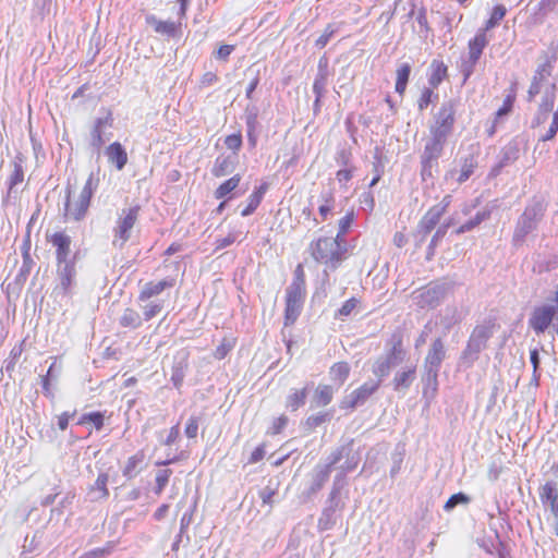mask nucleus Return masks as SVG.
<instances>
[{
  "mask_svg": "<svg viewBox=\"0 0 558 558\" xmlns=\"http://www.w3.org/2000/svg\"><path fill=\"white\" fill-rule=\"evenodd\" d=\"M303 303L286 301L284 326L293 325L301 314Z\"/></svg>",
  "mask_w": 558,
  "mask_h": 558,
  "instance_id": "33",
  "label": "nucleus"
},
{
  "mask_svg": "<svg viewBox=\"0 0 558 558\" xmlns=\"http://www.w3.org/2000/svg\"><path fill=\"white\" fill-rule=\"evenodd\" d=\"M98 177L90 173L80 193L78 198L73 202L71 201L72 190L70 187L65 190V205L63 211L64 221H80L86 216L90 205V199L98 186Z\"/></svg>",
  "mask_w": 558,
  "mask_h": 558,
  "instance_id": "1",
  "label": "nucleus"
},
{
  "mask_svg": "<svg viewBox=\"0 0 558 558\" xmlns=\"http://www.w3.org/2000/svg\"><path fill=\"white\" fill-rule=\"evenodd\" d=\"M306 295V286L291 283L286 292V301L303 303Z\"/></svg>",
  "mask_w": 558,
  "mask_h": 558,
  "instance_id": "35",
  "label": "nucleus"
},
{
  "mask_svg": "<svg viewBox=\"0 0 558 558\" xmlns=\"http://www.w3.org/2000/svg\"><path fill=\"white\" fill-rule=\"evenodd\" d=\"M450 203L451 196L446 195L439 204L427 209L418 222V229L423 234H428L438 225Z\"/></svg>",
  "mask_w": 558,
  "mask_h": 558,
  "instance_id": "8",
  "label": "nucleus"
},
{
  "mask_svg": "<svg viewBox=\"0 0 558 558\" xmlns=\"http://www.w3.org/2000/svg\"><path fill=\"white\" fill-rule=\"evenodd\" d=\"M327 421H329L328 413L325 412V413L314 414V415L308 416L305 420V427L308 430H314L315 428H317L318 426H320L322 424H324Z\"/></svg>",
  "mask_w": 558,
  "mask_h": 558,
  "instance_id": "44",
  "label": "nucleus"
},
{
  "mask_svg": "<svg viewBox=\"0 0 558 558\" xmlns=\"http://www.w3.org/2000/svg\"><path fill=\"white\" fill-rule=\"evenodd\" d=\"M403 353H404V350H403L402 337L398 336L392 344V348H391L388 359L390 360V357H392V356L397 357Z\"/></svg>",
  "mask_w": 558,
  "mask_h": 558,
  "instance_id": "64",
  "label": "nucleus"
},
{
  "mask_svg": "<svg viewBox=\"0 0 558 558\" xmlns=\"http://www.w3.org/2000/svg\"><path fill=\"white\" fill-rule=\"evenodd\" d=\"M276 495V489L272 487H265L260 493L259 496L262 498V501L264 505L272 506V497Z\"/></svg>",
  "mask_w": 558,
  "mask_h": 558,
  "instance_id": "62",
  "label": "nucleus"
},
{
  "mask_svg": "<svg viewBox=\"0 0 558 558\" xmlns=\"http://www.w3.org/2000/svg\"><path fill=\"white\" fill-rule=\"evenodd\" d=\"M440 294L438 287H424L413 293V299L420 308H434L439 303Z\"/></svg>",
  "mask_w": 558,
  "mask_h": 558,
  "instance_id": "12",
  "label": "nucleus"
},
{
  "mask_svg": "<svg viewBox=\"0 0 558 558\" xmlns=\"http://www.w3.org/2000/svg\"><path fill=\"white\" fill-rule=\"evenodd\" d=\"M174 279H162L159 281H148L144 284L138 293V300L144 302L148 301L154 296L162 293L165 289H170L174 286Z\"/></svg>",
  "mask_w": 558,
  "mask_h": 558,
  "instance_id": "15",
  "label": "nucleus"
},
{
  "mask_svg": "<svg viewBox=\"0 0 558 558\" xmlns=\"http://www.w3.org/2000/svg\"><path fill=\"white\" fill-rule=\"evenodd\" d=\"M354 220H355V214H354L353 209L347 211V214L342 218L339 219L338 230L341 231V234H347L349 232Z\"/></svg>",
  "mask_w": 558,
  "mask_h": 558,
  "instance_id": "45",
  "label": "nucleus"
},
{
  "mask_svg": "<svg viewBox=\"0 0 558 558\" xmlns=\"http://www.w3.org/2000/svg\"><path fill=\"white\" fill-rule=\"evenodd\" d=\"M198 423L199 420L196 416H191L185 425L184 434L187 438L193 439L196 438L198 433Z\"/></svg>",
  "mask_w": 558,
  "mask_h": 558,
  "instance_id": "52",
  "label": "nucleus"
},
{
  "mask_svg": "<svg viewBox=\"0 0 558 558\" xmlns=\"http://www.w3.org/2000/svg\"><path fill=\"white\" fill-rule=\"evenodd\" d=\"M448 77V66L439 59H434L429 65L428 84L432 88H437Z\"/></svg>",
  "mask_w": 558,
  "mask_h": 558,
  "instance_id": "19",
  "label": "nucleus"
},
{
  "mask_svg": "<svg viewBox=\"0 0 558 558\" xmlns=\"http://www.w3.org/2000/svg\"><path fill=\"white\" fill-rule=\"evenodd\" d=\"M446 356L445 345L440 338L433 341L432 347L425 357V365L429 371L438 372L442 360Z\"/></svg>",
  "mask_w": 558,
  "mask_h": 558,
  "instance_id": "16",
  "label": "nucleus"
},
{
  "mask_svg": "<svg viewBox=\"0 0 558 558\" xmlns=\"http://www.w3.org/2000/svg\"><path fill=\"white\" fill-rule=\"evenodd\" d=\"M107 124H111V119L110 118H106V119H97L96 122H95V125H94V129L92 131V136H93V145L97 148H100L101 145L104 144V138H102V128Z\"/></svg>",
  "mask_w": 558,
  "mask_h": 558,
  "instance_id": "36",
  "label": "nucleus"
},
{
  "mask_svg": "<svg viewBox=\"0 0 558 558\" xmlns=\"http://www.w3.org/2000/svg\"><path fill=\"white\" fill-rule=\"evenodd\" d=\"M241 182V175L239 173L232 175L231 178L225 180L215 190V197L217 199L225 198L228 194L233 192L239 187Z\"/></svg>",
  "mask_w": 558,
  "mask_h": 558,
  "instance_id": "25",
  "label": "nucleus"
},
{
  "mask_svg": "<svg viewBox=\"0 0 558 558\" xmlns=\"http://www.w3.org/2000/svg\"><path fill=\"white\" fill-rule=\"evenodd\" d=\"M446 142V138L430 135L429 140L425 143L421 156V175L423 180L426 177H432V168L437 165V159L441 156Z\"/></svg>",
  "mask_w": 558,
  "mask_h": 558,
  "instance_id": "5",
  "label": "nucleus"
},
{
  "mask_svg": "<svg viewBox=\"0 0 558 558\" xmlns=\"http://www.w3.org/2000/svg\"><path fill=\"white\" fill-rule=\"evenodd\" d=\"M234 166L229 156H219L214 163L211 173L216 178H221L233 170Z\"/></svg>",
  "mask_w": 558,
  "mask_h": 558,
  "instance_id": "29",
  "label": "nucleus"
},
{
  "mask_svg": "<svg viewBox=\"0 0 558 558\" xmlns=\"http://www.w3.org/2000/svg\"><path fill=\"white\" fill-rule=\"evenodd\" d=\"M162 311L161 303H150L144 308L145 320H150Z\"/></svg>",
  "mask_w": 558,
  "mask_h": 558,
  "instance_id": "58",
  "label": "nucleus"
},
{
  "mask_svg": "<svg viewBox=\"0 0 558 558\" xmlns=\"http://www.w3.org/2000/svg\"><path fill=\"white\" fill-rule=\"evenodd\" d=\"M235 344V339H228L223 338L219 345H217L216 350L214 351V357L216 360H222L225 359L233 349Z\"/></svg>",
  "mask_w": 558,
  "mask_h": 558,
  "instance_id": "39",
  "label": "nucleus"
},
{
  "mask_svg": "<svg viewBox=\"0 0 558 558\" xmlns=\"http://www.w3.org/2000/svg\"><path fill=\"white\" fill-rule=\"evenodd\" d=\"M310 251L317 263L324 264L332 270L337 269L348 258L344 255V250L328 236H320L313 241Z\"/></svg>",
  "mask_w": 558,
  "mask_h": 558,
  "instance_id": "2",
  "label": "nucleus"
},
{
  "mask_svg": "<svg viewBox=\"0 0 558 558\" xmlns=\"http://www.w3.org/2000/svg\"><path fill=\"white\" fill-rule=\"evenodd\" d=\"M106 155L108 161L113 163L118 170H122L128 163V154L119 142L111 143L106 149Z\"/></svg>",
  "mask_w": 558,
  "mask_h": 558,
  "instance_id": "21",
  "label": "nucleus"
},
{
  "mask_svg": "<svg viewBox=\"0 0 558 558\" xmlns=\"http://www.w3.org/2000/svg\"><path fill=\"white\" fill-rule=\"evenodd\" d=\"M474 168H475V163H474L473 159L472 158L465 159L461 167L460 174L458 177V182L459 183L465 182L473 173Z\"/></svg>",
  "mask_w": 558,
  "mask_h": 558,
  "instance_id": "48",
  "label": "nucleus"
},
{
  "mask_svg": "<svg viewBox=\"0 0 558 558\" xmlns=\"http://www.w3.org/2000/svg\"><path fill=\"white\" fill-rule=\"evenodd\" d=\"M48 241L56 247L58 264L65 263L71 252V238L64 232H54L48 238Z\"/></svg>",
  "mask_w": 558,
  "mask_h": 558,
  "instance_id": "13",
  "label": "nucleus"
},
{
  "mask_svg": "<svg viewBox=\"0 0 558 558\" xmlns=\"http://www.w3.org/2000/svg\"><path fill=\"white\" fill-rule=\"evenodd\" d=\"M306 398H307V389L306 388L294 389L287 397L286 407L288 409H290L291 411H296L305 404Z\"/></svg>",
  "mask_w": 558,
  "mask_h": 558,
  "instance_id": "27",
  "label": "nucleus"
},
{
  "mask_svg": "<svg viewBox=\"0 0 558 558\" xmlns=\"http://www.w3.org/2000/svg\"><path fill=\"white\" fill-rule=\"evenodd\" d=\"M539 89H541V80H538L536 76H534V78L530 85V88L527 90V100L533 101L534 98L536 97V95L539 94Z\"/></svg>",
  "mask_w": 558,
  "mask_h": 558,
  "instance_id": "63",
  "label": "nucleus"
},
{
  "mask_svg": "<svg viewBox=\"0 0 558 558\" xmlns=\"http://www.w3.org/2000/svg\"><path fill=\"white\" fill-rule=\"evenodd\" d=\"M63 267L58 270L59 290L62 294L70 293L71 287L75 278V266L71 262L63 263Z\"/></svg>",
  "mask_w": 558,
  "mask_h": 558,
  "instance_id": "20",
  "label": "nucleus"
},
{
  "mask_svg": "<svg viewBox=\"0 0 558 558\" xmlns=\"http://www.w3.org/2000/svg\"><path fill=\"white\" fill-rule=\"evenodd\" d=\"M411 74V65L409 63L401 64L396 71L395 90L401 97L405 94L407 86Z\"/></svg>",
  "mask_w": 558,
  "mask_h": 558,
  "instance_id": "24",
  "label": "nucleus"
},
{
  "mask_svg": "<svg viewBox=\"0 0 558 558\" xmlns=\"http://www.w3.org/2000/svg\"><path fill=\"white\" fill-rule=\"evenodd\" d=\"M391 363L389 359H378L372 367V373L377 377V380L381 381V378L386 377L390 373Z\"/></svg>",
  "mask_w": 558,
  "mask_h": 558,
  "instance_id": "38",
  "label": "nucleus"
},
{
  "mask_svg": "<svg viewBox=\"0 0 558 558\" xmlns=\"http://www.w3.org/2000/svg\"><path fill=\"white\" fill-rule=\"evenodd\" d=\"M380 387V380L366 381L352 390L339 402V408L345 411H353L356 407L366 402Z\"/></svg>",
  "mask_w": 558,
  "mask_h": 558,
  "instance_id": "6",
  "label": "nucleus"
},
{
  "mask_svg": "<svg viewBox=\"0 0 558 558\" xmlns=\"http://www.w3.org/2000/svg\"><path fill=\"white\" fill-rule=\"evenodd\" d=\"M434 93L430 87L422 89L421 95L417 99V108L420 111L425 110L433 101Z\"/></svg>",
  "mask_w": 558,
  "mask_h": 558,
  "instance_id": "47",
  "label": "nucleus"
},
{
  "mask_svg": "<svg viewBox=\"0 0 558 558\" xmlns=\"http://www.w3.org/2000/svg\"><path fill=\"white\" fill-rule=\"evenodd\" d=\"M506 14H507L506 7L504 4H496L492 10V13H490L488 20L485 22L484 26L480 29L485 31V33L487 34L488 31L495 28L504 20Z\"/></svg>",
  "mask_w": 558,
  "mask_h": 558,
  "instance_id": "26",
  "label": "nucleus"
},
{
  "mask_svg": "<svg viewBox=\"0 0 558 558\" xmlns=\"http://www.w3.org/2000/svg\"><path fill=\"white\" fill-rule=\"evenodd\" d=\"M360 301L356 298H351L347 300L341 307L336 313V318H343L351 315V313L356 308Z\"/></svg>",
  "mask_w": 558,
  "mask_h": 558,
  "instance_id": "43",
  "label": "nucleus"
},
{
  "mask_svg": "<svg viewBox=\"0 0 558 558\" xmlns=\"http://www.w3.org/2000/svg\"><path fill=\"white\" fill-rule=\"evenodd\" d=\"M351 366L347 361H339L333 363L329 368V376L333 383L343 385L349 378Z\"/></svg>",
  "mask_w": 558,
  "mask_h": 558,
  "instance_id": "22",
  "label": "nucleus"
},
{
  "mask_svg": "<svg viewBox=\"0 0 558 558\" xmlns=\"http://www.w3.org/2000/svg\"><path fill=\"white\" fill-rule=\"evenodd\" d=\"M109 481V475L105 472L99 473L94 486L92 489H97L99 492V497L101 499H107L109 497V489L107 487Z\"/></svg>",
  "mask_w": 558,
  "mask_h": 558,
  "instance_id": "40",
  "label": "nucleus"
},
{
  "mask_svg": "<svg viewBox=\"0 0 558 558\" xmlns=\"http://www.w3.org/2000/svg\"><path fill=\"white\" fill-rule=\"evenodd\" d=\"M555 87L547 90L543 96L542 102L539 104L536 116L533 119L532 126H539L547 120L548 114L553 111L555 105Z\"/></svg>",
  "mask_w": 558,
  "mask_h": 558,
  "instance_id": "17",
  "label": "nucleus"
},
{
  "mask_svg": "<svg viewBox=\"0 0 558 558\" xmlns=\"http://www.w3.org/2000/svg\"><path fill=\"white\" fill-rule=\"evenodd\" d=\"M243 144L241 132H236L225 137V145L229 150H232L234 154L241 149Z\"/></svg>",
  "mask_w": 558,
  "mask_h": 558,
  "instance_id": "41",
  "label": "nucleus"
},
{
  "mask_svg": "<svg viewBox=\"0 0 558 558\" xmlns=\"http://www.w3.org/2000/svg\"><path fill=\"white\" fill-rule=\"evenodd\" d=\"M322 204L318 207V213L323 221L327 220L335 208V196L332 192H327L320 195Z\"/></svg>",
  "mask_w": 558,
  "mask_h": 558,
  "instance_id": "31",
  "label": "nucleus"
},
{
  "mask_svg": "<svg viewBox=\"0 0 558 558\" xmlns=\"http://www.w3.org/2000/svg\"><path fill=\"white\" fill-rule=\"evenodd\" d=\"M515 90L512 89L511 93H509L505 99H504V102L501 105V107L497 110L496 112V117L497 118H500L502 116H506L508 113L511 112L512 108H513V105H514V101H515Z\"/></svg>",
  "mask_w": 558,
  "mask_h": 558,
  "instance_id": "42",
  "label": "nucleus"
},
{
  "mask_svg": "<svg viewBox=\"0 0 558 558\" xmlns=\"http://www.w3.org/2000/svg\"><path fill=\"white\" fill-rule=\"evenodd\" d=\"M269 189V184L267 182H262L258 186H256L253 192L250 194L247 198V204L241 210V216L247 217L252 215L262 204L264 195Z\"/></svg>",
  "mask_w": 558,
  "mask_h": 558,
  "instance_id": "18",
  "label": "nucleus"
},
{
  "mask_svg": "<svg viewBox=\"0 0 558 558\" xmlns=\"http://www.w3.org/2000/svg\"><path fill=\"white\" fill-rule=\"evenodd\" d=\"M558 132V109L553 113L551 123L544 135L539 137V141L547 142L555 138Z\"/></svg>",
  "mask_w": 558,
  "mask_h": 558,
  "instance_id": "46",
  "label": "nucleus"
},
{
  "mask_svg": "<svg viewBox=\"0 0 558 558\" xmlns=\"http://www.w3.org/2000/svg\"><path fill=\"white\" fill-rule=\"evenodd\" d=\"M54 364L56 362H53L50 367L48 368L47 371V374L41 376V387H43V392L45 396L47 397H51L52 393H51V376H52V369L54 367Z\"/></svg>",
  "mask_w": 558,
  "mask_h": 558,
  "instance_id": "53",
  "label": "nucleus"
},
{
  "mask_svg": "<svg viewBox=\"0 0 558 558\" xmlns=\"http://www.w3.org/2000/svg\"><path fill=\"white\" fill-rule=\"evenodd\" d=\"M265 454H266V445L260 444L252 451V453L248 458V463L254 464V463L262 461L264 459Z\"/></svg>",
  "mask_w": 558,
  "mask_h": 558,
  "instance_id": "59",
  "label": "nucleus"
},
{
  "mask_svg": "<svg viewBox=\"0 0 558 558\" xmlns=\"http://www.w3.org/2000/svg\"><path fill=\"white\" fill-rule=\"evenodd\" d=\"M24 181V170L20 163L14 165V169L9 179V189L12 190L15 185Z\"/></svg>",
  "mask_w": 558,
  "mask_h": 558,
  "instance_id": "49",
  "label": "nucleus"
},
{
  "mask_svg": "<svg viewBox=\"0 0 558 558\" xmlns=\"http://www.w3.org/2000/svg\"><path fill=\"white\" fill-rule=\"evenodd\" d=\"M287 424H288V417L284 415H280L279 417H277L272 421L269 433L271 435H278L283 430V428L287 426Z\"/></svg>",
  "mask_w": 558,
  "mask_h": 558,
  "instance_id": "57",
  "label": "nucleus"
},
{
  "mask_svg": "<svg viewBox=\"0 0 558 558\" xmlns=\"http://www.w3.org/2000/svg\"><path fill=\"white\" fill-rule=\"evenodd\" d=\"M415 19L420 25V32L424 33V34H428L430 31V27H429L428 20H427L426 9L424 7H421L417 10Z\"/></svg>",
  "mask_w": 558,
  "mask_h": 558,
  "instance_id": "51",
  "label": "nucleus"
},
{
  "mask_svg": "<svg viewBox=\"0 0 558 558\" xmlns=\"http://www.w3.org/2000/svg\"><path fill=\"white\" fill-rule=\"evenodd\" d=\"M493 328H494L493 324L475 327V329L473 330V333L471 336V339L468 343V347L463 352V359L469 357L471 352L476 354L481 351V349L485 345L486 341L492 337Z\"/></svg>",
  "mask_w": 558,
  "mask_h": 558,
  "instance_id": "11",
  "label": "nucleus"
},
{
  "mask_svg": "<svg viewBox=\"0 0 558 558\" xmlns=\"http://www.w3.org/2000/svg\"><path fill=\"white\" fill-rule=\"evenodd\" d=\"M553 470L558 473V462L553 465ZM538 497L545 509H548L553 515H558V484L556 482H545L538 488Z\"/></svg>",
  "mask_w": 558,
  "mask_h": 558,
  "instance_id": "10",
  "label": "nucleus"
},
{
  "mask_svg": "<svg viewBox=\"0 0 558 558\" xmlns=\"http://www.w3.org/2000/svg\"><path fill=\"white\" fill-rule=\"evenodd\" d=\"M353 168H344L336 172V179L342 187H347L348 182L353 178Z\"/></svg>",
  "mask_w": 558,
  "mask_h": 558,
  "instance_id": "55",
  "label": "nucleus"
},
{
  "mask_svg": "<svg viewBox=\"0 0 558 558\" xmlns=\"http://www.w3.org/2000/svg\"><path fill=\"white\" fill-rule=\"evenodd\" d=\"M141 207L135 205L128 209H123L121 215L117 219V226L114 228V236L124 244L131 236V230L135 226L138 219Z\"/></svg>",
  "mask_w": 558,
  "mask_h": 558,
  "instance_id": "7",
  "label": "nucleus"
},
{
  "mask_svg": "<svg viewBox=\"0 0 558 558\" xmlns=\"http://www.w3.org/2000/svg\"><path fill=\"white\" fill-rule=\"evenodd\" d=\"M77 424H92L97 430H100L105 424V414L99 411L85 413L78 418Z\"/></svg>",
  "mask_w": 558,
  "mask_h": 558,
  "instance_id": "32",
  "label": "nucleus"
},
{
  "mask_svg": "<svg viewBox=\"0 0 558 558\" xmlns=\"http://www.w3.org/2000/svg\"><path fill=\"white\" fill-rule=\"evenodd\" d=\"M335 32H336V29L333 28V26L331 24L327 25V27L325 28L323 34L316 39V41H315L316 47H318L320 49L324 48L328 44L330 38L333 36Z\"/></svg>",
  "mask_w": 558,
  "mask_h": 558,
  "instance_id": "54",
  "label": "nucleus"
},
{
  "mask_svg": "<svg viewBox=\"0 0 558 558\" xmlns=\"http://www.w3.org/2000/svg\"><path fill=\"white\" fill-rule=\"evenodd\" d=\"M146 22L154 26L157 34L168 37H179L182 34V22L161 21L150 15L146 17Z\"/></svg>",
  "mask_w": 558,
  "mask_h": 558,
  "instance_id": "14",
  "label": "nucleus"
},
{
  "mask_svg": "<svg viewBox=\"0 0 558 558\" xmlns=\"http://www.w3.org/2000/svg\"><path fill=\"white\" fill-rule=\"evenodd\" d=\"M172 470L171 469H161L159 471H157L156 473V477H155V482H156V487H155V494L156 495H160L163 489L166 488V486L168 485L169 481H170V477L172 476Z\"/></svg>",
  "mask_w": 558,
  "mask_h": 558,
  "instance_id": "37",
  "label": "nucleus"
},
{
  "mask_svg": "<svg viewBox=\"0 0 558 558\" xmlns=\"http://www.w3.org/2000/svg\"><path fill=\"white\" fill-rule=\"evenodd\" d=\"M291 283L306 286L305 271L302 264H298L294 269V277Z\"/></svg>",
  "mask_w": 558,
  "mask_h": 558,
  "instance_id": "61",
  "label": "nucleus"
},
{
  "mask_svg": "<svg viewBox=\"0 0 558 558\" xmlns=\"http://www.w3.org/2000/svg\"><path fill=\"white\" fill-rule=\"evenodd\" d=\"M326 85V75L324 73H320L314 81L313 84V90L316 95V101H319V99L323 97L324 90Z\"/></svg>",
  "mask_w": 558,
  "mask_h": 558,
  "instance_id": "56",
  "label": "nucleus"
},
{
  "mask_svg": "<svg viewBox=\"0 0 558 558\" xmlns=\"http://www.w3.org/2000/svg\"><path fill=\"white\" fill-rule=\"evenodd\" d=\"M469 501H470V498L465 494L458 493V494L450 496V498L446 501L444 508H445V510L449 511V510L453 509L457 505L469 504Z\"/></svg>",
  "mask_w": 558,
  "mask_h": 558,
  "instance_id": "50",
  "label": "nucleus"
},
{
  "mask_svg": "<svg viewBox=\"0 0 558 558\" xmlns=\"http://www.w3.org/2000/svg\"><path fill=\"white\" fill-rule=\"evenodd\" d=\"M235 240H236V236L234 233H229L225 238L217 239L215 242L216 251H220L222 248H226V247L232 245L235 242Z\"/></svg>",
  "mask_w": 558,
  "mask_h": 558,
  "instance_id": "60",
  "label": "nucleus"
},
{
  "mask_svg": "<svg viewBox=\"0 0 558 558\" xmlns=\"http://www.w3.org/2000/svg\"><path fill=\"white\" fill-rule=\"evenodd\" d=\"M556 315V310L551 305H542L533 310L530 318L529 326L536 335L544 333L550 326Z\"/></svg>",
  "mask_w": 558,
  "mask_h": 558,
  "instance_id": "9",
  "label": "nucleus"
},
{
  "mask_svg": "<svg viewBox=\"0 0 558 558\" xmlns=\"http://www.w3.org/2000/svg\"><path fill=\"white\" fill-rule=\"evenodd\" d=\"M143 460H144L143 452H137V453L129 457L125 462V465L122 470L123 476L129 480L133 478L137 474L138 468L142 464Z\"/></svg>",
  "mask_w": 558,
  "mask_h": 558,
  "instance_id": "28",
  "label": "nucleus"
},
{
  "mask_svg": "<svg viewBox=\"0 0 558 558\" xmlns=\"http://www.w3.org/2000/svg\"><path fill=\"white\" fill-rule=\"evenodd\" d=\"M456 121L457 109L454 101L444 102L433 117V122L429 125V135L447 140L453 132Z\"/></svg>",
  "mask_w": 558,
  "mask_h": 558,
  "instance_id": "4",
  "label": "nucleus"
},
{
  "mask_svg": "<svg viewBox=\"0 0 558 558\" xmlns=\"http://www.w3.org/2000/svg\"><path fill=\"white\" fill-rule=\"evenodd\" d=\"M416 368L413 366L407 371L398 372L392 379V387L396 391L407 390L410 388L415 378Z\"/></svg>",
  "mask_w": 558,
  "mask_h": 558,
  "instance_id": "23",
  "label": "nucleus"
},
{
  "mask_svg": "<svg viewBox=\"0 0 558 558\" xmlns=\"http://www.w3.org/2000/svg\"><path fill=\"white\" fill-rule=\"evenodd\" d=\"M333 399V389L330 385H319L315 389L314 401L318 407L328 405Z\"/></svg>",
  "mask_w": 558,
  "mask_h": 558,
  "instance_id": "30",
  "label": "nucleus"
},
{
  "mask_svg": "<svg viewBox=\"0 0 558 558\" xmlns=\"http://www.w3.org/2000/svg\"><path fill=\"white\" fill-rule=\"evenodd\" d=\"M488 45V37L485 31L478 29L476 34L468 41V57L461 59L459 70L463 76L462 83L465 84L474 73L475 66L481 59L484 49Z\"/></svg>",
  "mask_w": 558,
  "mask_h": 558,
  "instance_id": "3",
  "label": "nucleus"
},
{
  "mask_svg": "<svg viewBox=\"0 0 558 558\" xmlns=\"http://www.w3.org/2000/svg\"><path fill=\"white\" fill-rule=\"evenodd\" d=\"M142 324L141 317L133 308H125L120 317V325L128 328H137Z\"/></svg>",
  "mask_w": 558,
  "mask_h": 558,
  "instance_id": "34",
  "label": "nucleus"
}]
</instances>
